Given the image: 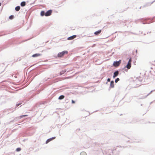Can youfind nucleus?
<instances>
[{
  "label": "nucleus",
  "mask_w": 155,
  "mask_h": 155,
  "mask_svg": "<svg viewBox=\"0 0 155 155\" xmlns=\"http://www.w3.org/2000/svg\"><path fill=\"white\" fill-rule=\"evenodd\" d=\"M68 51H64L61 52L59 53L58 56V57H63L65 54H67Z\"/></svg>",
  "instance_id": "f257e3e1"
},
{
  "label": "nucleus",
  "mask_w": 155,
  "mask_h": 155,
  "mask_svg": "<svg viewBox=\"0 0 155 155\" xmlns=\"http://www.w3.org/2000/svg\"><path fill=\"white\" fill-rule=\"evenodd\" d=\"M132 62L131 58H130L128 61V62L126 66V68H127L128 69H130L131 67V62Z\"/></svg>",
  "instance_id": "f03ea898"
},
{
  "label": "nucleus",
  "mask_w": 155,
  "mask_h": 155,
  "mask_svg": "<svg viewBox=\"0 0 155 155\" xmlns=\"http://www.w3.org/2000/svg\"><path fill=\"white\" fill-rule=\"evenodd\" d=\"M121 63V60H120L118 61L114 62L113 63V65L114 66H118Z\"/></svg>",
  "instance_id": "7ed1b4c3"
},
{
  "label": "nucleus",
  "mask_w": 155,
  "mask_h": 155,
  "mask_svg": "<svg viewBox=\"0 0 155 155\" xmlns=\"http://www.w3.org/2000/svg\"><path fill=\"white\" fill-rule=\"evenodd\" d=\"M52 11L51 10H49L47 11L45 13V15L46 16H50L51 15Z\"/></svg>",
  "instance_id": "20e7f679"
},
{
  "label": "nucleus",
  "mask_w": 155,
  "mask_h": 155,
  "mask_svg": "<svg viewBox=\"0 0 155 155\" xmlns=\"http://www.w3.org/2000/svg\"><path fill=\"white\" fill-rule=\"evenodd\" d=\"M76 35H73L72 36H70L68 38V40H71L75 38L76 37Z\"/></svg>",
  "instance_id": "39448f33"
},
{
  "label": "nucleus",
  "mask_w": 155,
  "mask_h": 155,
  "mask_svg": "<svg viewBox=\"0 0 155 155\" xmlns=\"http://www.w3.org/2000/svg\"><path fill=\"white\" fill-rule=\"evenodd\" d=\"M41 54H35L33 55L32 56L33 58H35L41 56Z\"/></svg>",
  "instance_id": "423d86ee"
},
{
  "label": "nucleus",
  "mask_w": 155,
  "mask_h": 155,
  "mask_svg": "<svg viewBox=\"0 0 155 155\" xmlns=\"http://www.w3.org/2000/svg\"><path fill=\"white\" fill-rule=\"evenodd\" d=\"M101 30H98V31H95L94 33V34L95 35H99V34H100L101 33Z\"/></svg>",
  "instance_id": "0eeeda50"
},
{
  "label": "nucleus",
  "mask_w": 155,
  "mask_h": 155,
  "mask_svg": "<svg viewBox=\"0 0 155 155\" xmlns=\"http://www.w3.org/2000/svg\"><path fill=\"white\" fill-rule=\"evenodd\" d=\"M114 87V81H111L110 83V87L113 88Z\"/></svg>",
  "instance_id": "6e6552de"
},
{
  "label": "nucleus",
  "mask_w": 155,
  "mask_h": 155,
  "mask_svg": "<svg viewBox=\"0 0 155 155\" xmlns=\"http://www.w3.org/2000/svg\"><path fill=\"white\" fill-rule=\"evenodd\" d=\"M119 72L118 71H117L115 72L114 73V75L113 76V78H115L118 75V74Z\"/></svg>",
  "instance_id": "1a4fd4ad"
},
{
  "label": "nucleus",
  "mask_w": 155,
  "mask_h": 155,
  "mask_svg": "<svg viewBox=\"0 0 155 155\" xmlns=\"http://www.w3.org/2000/svg\"><path fill=\"white\" fill-rule=\"evenodd\" d=\"M20 7L19 6H18L15 7V9L16 11H18L20 9Z\"/></svg>",
  "instance_id": "9d476101"
},
{
  "label": "nucleus",
  "mask_w": 155,
  "mask_h": 155,
  "mask_svg": "<svg viewBox=\"0 0 155 155\" xmlns=\"http://www.w3.org/2000/svg\"><path fill=\"white\" fill-rule=\"evenodd\" d=\"M21 6H24L25 5V2H23L21 3Z\"/></svg>",
  "instance_id": "9b49d317"
},
{
  "label": "nucleus",
  "mask_w": 155,
  "mask_h": 155,
  "mask_svg": "<svg viewBox=\"0 0 155 155\" xmlns=\"http://www.w3.org/2000/svg\"><path fill=\"white\" fill-rule=\"evenodd\" d=\"M45 12L44 11H41V16H43L45 15Z\"/></svg>",
  "instance_id": "f8f14e48"
},
{
  "label": "nucleus",
  "mask_w": 155,
  "mask_h": 155,
  "mask_svg": "<svg viewBox=\"0 0 155 155\" xmlns=\"http://www.w3.org/2000/svg\"><path fill=\"white\" fill-rule=\"evenodd\" d=\"M64 97V95H61L60 96H59L58 99H59V100H61V99H63Z\"/></svg>",
  "instance_id": "ddd939ff"
},
{
  "label": "nucleus",
  "mask_w": 155,
  "mask_h": 155,
  "mask_svg": "<svg viewBox=\"0 0 155 155\" xmlns=\"http://www.w3.org/2000/svg\"><path fill=\"white\" fill-rule=\"evenodd\" d=\"M80 155H87V154L85 152H83L81 153Z\"/></svg>",
  "instance_id": "4468645a"
},
{
  "label": "nucleus",
  "mask_w": 155,
  "mask_h": 155,
  "mask_svg": "<svg viewBox=\"0 0 155 155\" xmlns=\"http://www.w3.org/2000/svg\"><path fill=\"white\" fill-rule=\"evenodd\" d=\"M55 137H53L52 138H50L49 139H48L49 140H50V141L52 140H54V139H55Z\"/></svg>",
  "instance_id": "2eb2a0df"
},
{
  "label": "nucleus",
  "mask_w": 155,
  "mask_h": 155,
  "mask_svg": "<svg viewBox=\"0 0 155 155\" xmlns=\"http://www.w3.org/2000/svg\"><path fill=\"white\" fill-rule=\"evenodd\" d=\"M119 79L118 78H117L115 80V82L116 83H117L118 81H119Z\"/></svg>",
  "instance_id": "dca6fc26"
},
{
  "label": "nucleus",
  "mask_w": 155,
  "mask_h": 155,
  "mask_svg": "<svg viewBox=\"0 0 155 155\" xmlns=\"http://www.w3.org/2000/svg\"><path fill=\"white\" fill-rule=\"evenodd\" d=\"M13 15H11L9 17V18L10 19H12L13 18Z\"/></svg>",
  "instance_id": "f3484780"
},
{
  "label": "nucleus",
  "mask_w": 155,
  "mask_h": 155,
  "mask_svg": "<svg viewBox=\"0 0 155 155\" xmlns=\"http://www.w3.org/2000/svg\"><path fill=\"white\" fill-rule=\"evenodd\" d=\"M21 149L20 148H18L16 149V151H19L21 150Z\"/></svg>",
  "instance_id": "a211bd4d"
},
{
  "label": "nucleus",
  "mask_w": 155,
  "mask_h": 155,
  "mask_svg": "<svg viewBox=\"0 0 155 155\" xmlns=\"http://www.w3.org/2000/svg\"><path fill=\"white\" fill-rule=\"evenodd\" d=\"M27 116H28L27 115H23L21 116H20V117L22 118V117H23Z\"/></svg>",
  "instance_id": "6ab92c4d"
},
{
  "label": "nucleus",
  "mask_w": 155,
  "mask_h": 155,
  "mask_svg": "<svg viewBox=\"0 0 155 155\" xmlns=\"http://www.w3.org/2000/svg\"><path fill=\"white\" fill-rule=\"evenodd\" d=\"M50 141V140L48 139L47 140V141L46 142V143H48Z\"/></svg>",
  "instance_id": "aec40b11"
},
{
  "label": "nucleus",
  "mask_w": 155,
  "mask_h": 155,
  "mask_svg": "<svg viewBox=\"0 0 155 155\" xmlns=\"http://www.w3.org/2000/svg\"><path fill=\"white\" fill-rule=\"evenodd\" d=\"M50 141V140L48 139L47 140V141L46 142V143H48Z\"/></svg>",
  "instance_id": "412c9836"
},
{
  "label": "nucleus",
  "mask_w": 155,
  "mask_h": 155,
  "mask_svg": "<svg viewBox=\"0 0 155 155\" xmlns=\"http://www.w3.org/2000/svg\"><path fill=\"white\" fill-rule=\"evenodd\" d=\"M71 102L72 104H74L75 103V102L73 100H72Z\"/></svg>",
  "instance_id": "4be33fe9"
},
{
  "label": "nucleus",
  "mask_w": 155,
  "mask_h": 155,
  "mask_svg": "<svg viewBox=\"0 0 155 155\" xmlns=\"http://www.w3.org/2000/svg\"><path fill=\"white\" fill-rule=\"evenodd\" d=\"M107 81L108 82H109L110 81V78H108L107 79Z\"/></svg>",
  "instance_id": "5701e85b"
},
{
  "label": "nucleus",
  "mask_w": 155,
  "mask_h": 155,
  "mask_svg": "<svg viewBox=\"0 0 155 155\" xmlns=\"http://www.w3.org/2000/svg\"><path fill=\"white\" fill-rule=\"evenodd\" d=\"M1 3H0V6H1Z\"/></svg>",
  "instance_id": "b1692460"
}]
</instances>
